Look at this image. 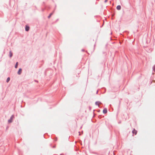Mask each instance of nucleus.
<instances>
[{"label":"nucleus","mask_w":155,"mask_h":155,"mask_svg":"<svg viewBox=\"0 0 155 155\" xmlns=\"http://www.w3.org/2000/svg\"><path fill=\"white\" fill-rule=\"evenodd\" d=\"M132 133L133 134H135V135H136L137 133V131L135 130V129H134L132 131Z\"/></svg>","instance_id":"f03ea898"},{"label":"nucleus","mask_w":155,"mask_h":155,"mask_svg":"<svg viewBox=\"0 0 155 155\" xmlns=\"http://www.w3.org/2000/svg\"><path fill=\"white\" fill-rule=\"evenodd\" d=\"M101 103L99 102H96V103H95V104L97 105H98L99 106V105Z\"/></svg>","instance_id":"0eeeda50"},{"label":"nucleus","mask_w":155,"mask_h":155,"mask_svg":"<svg viewBox=\"0 0 155 155\" xmlns=\"http://www.w3.org/2000/svg\"><path fill=\"white\" fill-rule=\"evenodd\" d=\"M107 112V109L106 108H105L103 110V112L104 114H106Z\"/></svg>","instance_id":"20e7f679"},{"label":"nucleus","mask_w":155,"mask_h":155,"mask_svg":"<svg viewBox=\"0 0 155 155\" xmlns=\"http://www.w3.org/2000/svg\"><path fill=\"white\" fill-rule=\"evenodd\" d=\"M10 80V78L8 77L7 78L6 81L7 82H8Z\"/></svg>","instance_id":"1a4fd4ad"},{"label":"nucleus","mask_w":155,"mask_h":155,"mask_svg":"<svg viewBox=\"0 0 155 155\" xmlns=\"http://www.w3.org/2000/svg\"><path fill=\"white\" fill-rule=\"evenodd\" d=\"M14 116L12 115L10 118V119L8 120V123H10L12 122L13 119L14 118Z\"/></svg>","instance_id":"f257e3e1"},{"label":"nucleus","mask_w":155,"mask_h":155,"mask_svg":"<svg viewBox=\"0 0 155 155\" xmlns=\"http://www.w3.org/2000/svg\"><path fill=\"white\" fill-rule=\"evenodd\" d=\"M117 9L118 10H120L121 9V6L120 5H118L117 7Z\"/></svg>","instance_id":"423d86ee"},{"label":"nucleus","mask_w":155,"mask_h":155,"mask_svg":"<svg viewBox=\"0 0 155 155\" xmlns=\"http://www.w3.org/2000/svg\"><path fill=\"white\" fill-rule=\"evenodd\" d=\"M153 71L155 72V68H153Z\"/></svg>","instance_id":"f8f14e48"},{"label":"nucleus","mask_w":155,"mask_h":155,"mask_svg":"<svg viewBox=\"0 0 155 155\" xmlns=\"http://www.w3.org/2000/svg\"><path fill=\"white\" fill-rule=\"evenodd\" d=\"M29 27L28 26H26L25 30L26 31H28L29 30Z\"/></svg>","instance_id":"39448f33"},{"label":"nucleus","mask_w":155,"mask_h":155,"mask_svg":"<svg viewBox=\"0 0 155 155\" xmlns=\"http://www.w3.org/2000/svg\"><path fill=\"white\" fill-rule=\"evenodd\" d=\"M18 62H17L16 63V65H15V68H17L18 67Z\"/></svg>","instance_id":"9d476101"},{"label":"nucleus","mask_w":155,"mask_h":155,"mask_svg":"<svg viewBox=\"0 0 155 155\" xmlns=\"http://www.w3.org/2000/svg\"><path fill=\"white\" fill-rule=\"evenodd\" d=\"M9 55L10 57H11L12 56V53L11 51H10L9 52Z\"/></svg>","instance_id":"6e6552de"},{"label":"nucleus","mask_w":155,"mask_h":155,"mask_svg":"<svg viewBox=\"0 0 155 155\" xmlns=\"http://www.w3.org/2000/svg\"><path fill=\"white\" fill-rule=\"evenodd\" d=\"M52 14H53V13H51V14H50L48 16V18H50V17H51V15H52Z\"/></svg>","instance_id":"9b49d317"},{"label":"nucleus","mask_w":155,"mask_h":155,"mask_svg":"<svg viewBox=\"0 0 155 155\" xmlns=\"http://www.w3.org/2000/svg\"><path fill=\"white\" fill-rule=\"evenodd\" d=\"M21 71H22L21 69V68H20L18 72V74H20L21 73Z\"/></svg>","instance_id":"7ed1b4c3"},{"label":"nucleus","mask_w":155,"mask_h":155,"mask_svg":"<svg viewBox=\"0 0 155 155\" xmlns=\"http://www.w3.org/2000/svg\"><path fill=\"white\" fill-rule=\"evenodd\" d=\"M107 1V0H105V2H106Z\"/></svg>","instance_id":"ddd939ff"}]
</instances>
